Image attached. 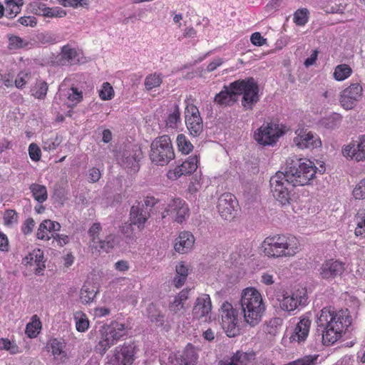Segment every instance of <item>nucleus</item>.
<instances>
[{
    "label": "nucleus",
    "instance_id": "obj_1",
    "mask_svg": "<svg viewBox=\"0 0 365 365\" xmlns=\"http://www.w3.org/2000/svg\"><path fill=\"white\" fill-rule=\"evenodd\" d=\"M317 167L310 160L289 157L286 160L284 172L277 171L269 180L271 192L282 205H290L296 201L294 187L310 183L316 177Z\"/></svg>",
    "mask_w": 365,
    "mask_h": 365
},
{
    "label": "nucleus",
    "instance_id": "obj_2",
    "mask_svg": "<svg viewBox=\"0 0 365 365\" xmlns=\"http://www.w3.org/2000/svg\"><path fill=\"white\" fill-rule=\"evenodd\" d=\"M351 321L347 309L334 312L330 308H323L317 320V331L322 335L323 344L328 346L336 342L351 324Z\"/></svg>",
    "mask_w": 365,
    "mask_h": 365
},
{
    "label": "nucleus",
    "instance_id": "obj_3",
    "mask_svg": "<svg viewBox=\"0 0 365 365\" xmlns=\"http://www.w3.org/2000/svg\"><path fill=\"white\" fill-rule=\"evenodd\" d=\"M240 306L244 319L247 324L255 327L259 323L265 307L260 293L256 289L249 287L243 290Z\"/></svg>",
    "mask_w": 365,
    "mask_h": 365
},
{
    "label": "nucleus",
    "instance_id": "obj_4",
    "mask_svg": "<svg viewBox=\"0 0 365 365\" xmlns=\"http://www.w3.org/2000/svg\"><path fill=\"white\" fill-rule=\"evenodd\" d=\"M128 326L117 321H111L110 324L101 326V339L95 347L96 351L104 354L111 346L128 334Z\"/></svg>",
    "mask_w": 365,
    "mask_h": 365
},
{
    "label": "nucleus",
    "instance_id": "obj_5",
    "mask_svg": "<svg viewBox=\"0 0 365 365\" xmlns=\"http://www.w3.org/2000/svg\"><path fill=\"white\" fill-rule=\"evenodd\" d=\"M230 87L237 97L242 95V105L245 110H251L259 101V86L253 77L240 79L232 82Z\"/></svg>",
    "mask_w": 365,
    "mask_h": 365
},
{
    "label": "nucleus",
    "instance_id": "obj_6",
    "mask_svg": "<svg viewBox=\"0 0 365 365\" xmlns=\"http://www.w3.org/2000/svg\"><path fill=\"white\" fill-rule=\"evenodd\" d=\"M149 157L157 165H165L175 158L174 149L170 138L163 135L155 138L150 144Z\"/></svg>",
    "mask_w": 365,
    "mask_h": 365
},
{
    "label": "nucleus",
    "instance_id": "obj_7",
    "mask_svg": "<svg viewBox=\"0 0 365 365\" xmlns=\"http://www.w3.org/2000/svg\"><path fill=\"white\" fill-rule=\"evenodd\" d=\"M291 239L285 235H274L267 237L263 243L264 254L268 257H279L292 256L296 252L291 244Z\"/></svg>",
    "mask_w": 365,
    "mask_h": 365
},
{
    "label": "nucleus",
    "instance_id": "obj_8",
    "mask_svg": "<svg viewBox=\"0 0 365 365\" xmlns=\"http://www.w3.org/2000/svg\"><path fill=\"white\" fill-rule=\"evenodd\" d=\"M284 133L279 123L272 121L263 123L255 132L254 138L261 145H274Z\"/></svg>",
    "mask_w": 365,
    "mask_h": 365
},
{
    "label": "nucleus",
    "instance_id": "obj_9",
    "mask_svg": "<svg viewBox=\"0 0 365 365\" xmlns=\"http://www.w3.org/2000/svg\"><path fill=\"white\" fill-rule=\"evenodd\" d=\"M222 318V327L229 337H235L240 334L239 320L237 311L232 305L225 302L219 309Z\"/></svg>",
    "mask_w": 365,
    "mask_h": 365
},
{
    "label": "nucleus",
    "instance_id": "obj_10",
    "mask_svg": "<svg viewBox=\"0 0 365 365\" xmlns=\"http://www.w3.org/2000/svg\"><path fill=\"white\" fill-rule=\"evenodd\" d=\"M142 158L143 152L140 146L136 144H128L125 145L121 157L118 160L121 166L138 171L140 168L139 162Z\"/></svg>",
    "mask_w": 365,
    "mask_h": 365
},
{
    "label": "nucleus",
    "instance_id": "obj_11",
    "mask_svg": "<svg viewBox=\"0 0 365 365\" xmlns=\"http://www.w3.org/2000/svg\"><path fill=\"white\" fill-rule=\"evenodd\" d=\"M184 113L189 134L195 138L200 136L203 131V122L197 107L192 103H188Z\"/></svg>",
    "mask_w": 365,
    "mask_h": 365
},
{
    "label": "nucleus",
    "instance_id": "obj_12",
    "mask_svg": "<svg viewBox=\"0 0 365 365\" xmlns=\"http://www.w3.org/2000/svg\"><path fill=\"white\" fill-rule=\"evenodd\" d=\"M138 350L134 342H125L122 346L115 348L110 362L113 365H131Z\"/></svg>",
    "mask_w": 365,
    "mask_h": 365
},
{
    "label": "nucleus",
    "instance_id": "obj_13",
    "mask_svg": "<svg viewBox=\"0 0 365 365\" xmlns=\"http://www.w3.org/2000/svg\"><path fill=\"white\" fill-rule=\"evenodd\" d=\"M362 87L358 83H351L348 88L341 92L339 102L346 110L354 108L362 98Z\"/></svg>",
    "mask_w": 365,
    "mask_h": 365
},
{
    "label": "nucleus",
    "instance_id": "obj_14",
    "mask_svg": "<svg viewBox=\"0 0 365 365\" xmlns=\"http://www.w3.org/2000/svg\"><path fill=\"white\" fill-rule=\"evenodd\" d=\"M344 270V263L338 259H329L321 264L319 274L322 279L330 281L341 276Z\"/></svg>",
    "mask_w": 365,
    "mask_h": 365
},
{
    "label": "nucleus",
    "instance_id": "obj_15",
    "mask_svg": "<svg viewBox=\"0 0 365 365\" xmlns=\"http://www.w3.org/2000/svg\"><path fill=\"white\" fill-rule=\"evenodd\" d=\"M170 215H175V221L181 223L189 215L188 205L180 198H173L168 203L162 217L164 218Z\"/></svg>",
    "mask_w": 365,
    "mask_h": 365
},
{
    "label": "nucleus",
    "instance_id": "obj_16",
    "mask_svg": "<svg viewBox=\"0 0 365 365\" xmlns=\"http://www.w3.org/2000/svg\"><path fill=\"white\" fill-rule=\"evenodd\" d=\"M236 205V197L232 194L227 192L218 198L217 208L222 219L230 220L235 217Z\"/></svg>",
    "mask_w": 365,
    "mask_h": 365
},
{
    "label": "nucleus",
    "instance_id": "obj_17",
    "mask_svg": "<svg viewBox=\"0 0 365 365\" xmlns=\"http://www.w3.org/2000/svg\"><path fill=\"white\" fill-rule=\"evenodd\" d=\"M150 217L149 210H143V205H140V203H135L130 210V224L128 226L123 227L122 232H128L133 225H136L139 230H142Z\"/></svg>",
    "mask_w": 365,
    "mask_h": 365
},
{
    "label": "nucleus",
    "instance_id": "obj_18",
    "mask_svg": "<svg viewBox=\"0 0 365 365\" xmlns=\"http://www.w3.org/2000/svg\"><path fill=\"white\" fill-rule=\"evenodd\" d=\"M297 136L294 138L293 143L300 149H314L322 146V141L317 134L304 130L296 132Z\"/></svg>",
    "mask_w": 365,
    "mask_h": 365
},
{
    "label": "nucleus",
    "instance_id": "obj_19",
    "mask_svg": "<svg viewBox=\"0 0 365 365\" xmlns=\"http://www.w3.org/2000/svg\"><path fill=\"white\" fill-rule=\"evenodd\" d=\"M199 159L197 155L188 157L185 161L178 165L173 171H169L168 177L170 179H178L182 175H190L197 168Z\"/></svg>",
    "mask_w": 365,
    "mask_h": 365
},
{
    "label": "nucleus",
    "instance_id": "obj_20",
    "mask_svg": "<svg viewBox=\"0 0 365 365\" xmlns=\"http://www.w3.org/2000/svg\"><path fill=\"white\" fill-rule=\"evenodd\" d=\"M345 157H350L357 161L365 160V134L359 137L357 140L351 142L342 150Z\"/></svg>",
    "mask_w": 365,
    "mask_h": 365
},
{
    "label": "nucleus",
    "instance_id": "obj_21",
    "mask_svg": "<svg viewBox=\"0 0 365 365\" xmlns=\"http://www.w3.org/2000/svg\"><path fill=\"white\" fill-rule=\"evenodd\" d=\"M212 310V302L209 294H202L195 302L192 314L194 319H200L206 317Z\"/></svg>",
    "mask_w": 365,
    "mask_h": 365
},
{
    "label": "nucleus",
    "instance_id": "obj_22",
    "mask_svg": "<svg viewBox=\"0 0 365 365\" xmlns=\"http://www.w3.org/2000/svg\"><path fill=\"white\" fill-rule=\"evenodd\" d=\"M195 243V237L190 232H181L175 240L174 249L180 254L190 252Z\"/></svg>",
    "mask_w": 365,
    "mask_h": 365
},
{
    "label": "nucleus",
    "instance_id": "obj_23",
    "mask_svg": "<svg viewBox=\"0 0 365 365\" xmlns=\"http://www.w3.org/2000/svg\"><path fill=\"white\" fill-rule=\"evenodd\" d=\"M311 320L307 316H302L297 324L293 334L290 336L292 341H297L299 343L304 341L309 334Z\"/></svg>",
    "mask_w": 365,
    "mask_h": 365
},
{
    "label": "nucleus",
    "instance_id": "obj_24",
    "mask_svg": "<svg viewBox=\"0 0 365 365\" xmlns=\"http://www.w3.org/2000/svg\"><path fill=\"white\" fill-rule=\"evenodd\" d=\"M237 101L236 93L229 86H224L223 89L217 93L214 102L220 106H232Z\"/></svg>",
    "mask_w": 365,
    "mask_h": 365
},
{
    "label": "nucleus",
    "instance_id": "obj_25",
    "mask_svg": "<svg viewBox=\"0 0 365 365\" xmlns=\"http://www.w3.org/2000/svg\"><path fill=\"white\" fill-rule=\"evenodd\" d=\"M26 264H36L34 273L36 275H43L46 267L43 252L40 249L34 250L24 259Z\"/></svg>",
    "mask_w": 365,
    "mask_h": 365
},
{
    "label": "nucleus",
    "instance_id": "obj_26",
    "mask_svg": "<svg viewBox=\"0 0 365 365\" xmlns=\"http://www.w3.org/2000/svg\"><path fill=\"white\" fill-rule=\"evenodd\" d=\"M148 317L152 323L157 327H164L165 322V315L159 310L153 303L148 305L147 308Z\"/></svg>",
    "mask_w": 365,
    "mask_h": 365
},
{
    "label": "nucleus",
    "instance_id": "obj_27",
    "mask_svg": "<svg viewBox=\"0 0 365 365\" xmlns=\"http://www.w3.org/2000/svg\"><path fill=\"white\" fill-rule=\"evenodd\" d=\"M30 190L34 199L39 203H43L48 198V193L46 186L37 183L30 185Z\"/></svg>",
    "mask_w": 365,
    "mask_h": 365
},
{
    "label": "nucleus",
    "instance_id": "obj_28",
    "mask_svg": "<svg viewBox=\"0 0 365 365\" xmlns=\"http://www.w3.org/2000/svg\"><path fill=\"white\" fill-rule=\"evenodd\" d=\"M342 120V116L336 113H333L327 117L322 119L321 124L327 129L334 130L337 128Z\"/></svg>",
    "mask_w": 365,
    "mask_h": 365
},
{
    "label": "nucleus",
    "instance_id": "obj_29",
    "mask_svg": "<svg viewBox=\"0 0 365 365\" xmlns=\"http://www.w3.org/2000/svg\"><path fill=\"white\" fill-rule=\"evenodd\" d=\"M119 242L120 237L118 235L110 234L106 237L105 240H99V245L95 246V248L97 249L99 247L100 249L104 250L108 252L115 245H118Z\"/></svg>",
    "mask_w": 365,
    "mask_h": 365
},
{
    "label": "nucleus",
    "instance_id": "obj_30",
    "mask_svg": "<svg viewBox=\"0 0 365 365\" xmlns=\"http://www.w3.org/2000/svg\"><path fill=\"white\" fill-rule=\"evenodd\" d=\"M233 357L237 365H249L255 359V354L253 351H237Z\"/></svg>",
    "mask_w": 365,
    "mask_h": 365
},
{
    "label": "nucleus",
    "instance_id": "obj_31",
    "mask_svg": "<svg viewBox=\"0 0 365 365\" xmlns=\"http://www.w3.org/2000/svg\"><path fill=\"white\" fill-rule=\"evenodd\" d=\"M68 101V106L73 108L80 103L83 99V93L74 86L70 88L65 94Z\"/></svg>",
    "mask_w": 365,
    "mask_h": 365
},
{
    "label": "nucleus",
    "instance_id": "obj_32",
    "mask_svg": "<svg viewBox=\"0 0 365 365\" xmlns=\"http://www.w3.org/2000/svg\"><path fill=\"white\" fill-rule=\"evenodd\" d=\"M77 56L78 53L75 48H71L68 45L62 47V60L66 61L68 64H75L78 62L79 59Z\"/></svg>",
    "mask_w": 365,
    "mask_h": 365
},
{
    "label": "nucleus",
    "instance_id": "obj_33",
    "mask_svg": "<svg viewBox=\"0 0 365 365\" xmlns=\"http://www.w3.org/2000/svg\"><path fill=\"white\" fill-rule=\"evenodd\" d=\"M302 300L299 302L297 299L294 297V294L289 295V294H284L283 296L282 300L280 302V307L282 309L290 312L294 310L297 306L298 304H301Z\"/></svg>",
    "mask_w": 365,
    "mask_h": 365
},
{
    "label": "nucleus",
    "instance_id": "obj_34",
    "mask_svg": "<svg viewBox=\"0 0 365 365\" xmlns=\"http://www.w3.org/2000/svg\"><path fill=\"white\" fill-rule=\"evenodd\" d=\"M178 150L182 154L187 155L193 150V145L184 134H179L176 139Z\"/></svg>",
    "mask_w": 365,
    "mask_h": 365
},
{
    "label": "nucleus",
    "instance_id": "obj_35",
    "mask_svg": "<svg viewBox=\"0 0 365 365\" xmlns=\"http://www.w3.org/2000/svg\"><path fill=\"white\" fill-rule=\"evenodd\" d=\"M36 315H34L32 322L26 324L25 333L29 338L36 337L41 329V322L38 319H36Z\"/></svg>",
    "mask_w": 365,
    "mask_h": 365
},
{
    "label": "nucleus",
    "instance_id": "obj_36",
    "mask_svg": "<svg viewBox=\"0 0 365 365\" xmlns=\"http://www.w3.org/2000/svg\"><path fill=\"white\" fill-rule=\"evenodd\" d=\"M162 82V75L155 73L149 74L145 77L144 85L147 91H150L154 88L159 87Z\"/></svg>",
    "mask_w": 365,
    "mask_h": 365
},
{
    "label": "nucleus",
    "instance_id": "obj_37",
    "mask_svg": "<svg viewBox=\"0 0 365 365\" xmlns=\"http://www.w3.org/2000/svg\"><path fill=\"white\" fill-rule=\"evenodd\" d=\"M352 73V69L347 64H340L336 66L334 72V78L338 81H344Z\"/></svg>",
    "mask_w": 365,
    "mask_h": 365
},
{
    "label": "nucleus",
    "instance_id": "obj_38",
    "mask_svg": "<svg viewBox=\"0 0 365 365\" xmlns=\"http://www.w3.org/2000/svg\"><path fill=\"white\" fill-rule=\"evenodd\" d=\"M48 91V84L46 82L39 81L31 88V95L38 99H43Z\"/></svg>",
    "mask_w": 365,
    "mask_h": 365
},
{
    "label": "nucleus",
    "instance_id": "obj_39",
    "mask_svg": "<svg viewBox=\"0 0 365 365\" xmlns=\"http://www.w3.org/2000/svg\"><path fill=\"white\" fill-rule=\"evenodd\" d=\"M168 365H194V361L188 359V351H186L178 356H170L168 359Z\"/></svg>",
    "mask_w": 365,
    "mask_h": 365
},
{
    "label": "nucleus",
    "instance_id": "obj_40",
    "mask_svg": "<svg viewBox=\"0 0 365 365\" xmlns=\"http://www.w3.org/2000/svg\"><path fill=\"white\" fill-rule=\"evenodd\" d=\"M76 327L78 331L84 332L89 327V321L84 314L78 312L75 314Z\"/></svg>",
    "mask_w": 365,
    "mask_h": 365
},
{
    "label": "nucleus",
    "instance_id": "obj_41",
    "mask_svg": "<svg viewBox=\"0 0 365 365\" xmlns=\"http://www.w3.org/2000/svg\"><path fill=\"white\" fill-rule=\"evenodd\" d=\"M9 50H16L26 47L28 45L27 42H24L23 38L15 35H8Z\"/></svg>",
    "mask_w": 365,
    "mask_h": 365
},
{
    "label": "nucleus",
    "instance_id": "obj_42",
    "mask_svg": "<svg viewBox=\"0 0 365 365\" xmlns=\"http://www.w3.org/2000/svg\"><path fill=\"white\" fill-rule=\"evenodd\" d=\"M357 223V227L355 229V235L356 236H361L365 234V212L364 210L359 211L355 216Z\"/></svg>",
    "mask_w": 365,
    "mask_h": 365
},
{
    "label": "nucleus",
    "instance_id": "obj_43",
    "mask_svg": "<svg viewBox=\"0 0 365 365\" xmlns=\"http://www.w3.org/2000/svg\"><path fill=\"white\" fill-rule=\"evenodd\" d=\"M180 121V112L178 105H175L174 110L172 113L169 114L166 120V125L171 128L177 127V124Z\"/></svg>",
    "mask_w": 365,
    "mask_h": 365
},
{
    "label": "nucleus",
    "instance_id": "obj_44",
    "mask_svg": "<svg viewBox=\"0 0 365 365\" xmlns=\"http://www.w3.org/2000/svg\"><path fill=\"white\" fill-rule=\"evenodd\" d=\"M309 11L307 9H298L294 14V22L297 26H304L308 21Z\"/></svg>",
    "mask_w": 365,
    "mask_h": 365
},
{
    "label": "nucleus",
    "instance_id": "obj_45",
    "mask_svg": "<svg viewBox=\"0 0 365 365\" xmlns=\"http://www.w3.org/2000/svg\"><path fill=\"white\" fill-rule=\"evenodd\" d=\"M97 292L93 289L91 290L89 288L83 286L81 290L80 299L83 304H88L93 302V299L96 297Z\"/></svg>",
    "mask_w": 365,
    "mask_h": 365
},
{
    "label": "nucleus",
    "instance_id": "obj_46",
    "mask_svg": "<svg viewBox=\"0 0 365 365\" xmlns=\"http://www.w3.org/2000/svg\"><path fill=\"white\" fill-rule=\"evenodd\" d=\"M61 143V138L56 135L43 141V149L46 151L54 150Z\"/></svg>",
    "mask_w": 365,
    "mask_h": 365
},
{
    "label": "nucleus",
    "instance_id": "obj_47",
    "mask_svg": "<svg viewBox=\"0 0 365 365\" xmlns=\"http://www.w3.org/2000/svg\"><path fill=\"white\" fill-rule=\"evenodd\" d=\"M99 96L103 101L110 100L114 96V90L108 82L103 83L99 91Z\"/></svg>",
    "mask_w": 365,
    "mask_h": 365
},
{
    "label": "nucleus",
    "instance_id": "obj_48",
    "mask_svg": "<svg viewBox=\"0 0 365 365\" xmlns=\"http://www.w3.org/2000/svg\"><path fill=\"white\" fill-rule=\"evenodd\" d=\"M0 349L8 351L11 354H15L19 352V346L14 342L5 338L0 339Z\"/></svg>",
    "mask_w": 365,
    "mask_h": 365
},
{
    "label": "nucleus",
    "instance_id": "obj_49",
    "mask_svg": "<svg viewBox=\"0 0 365 365\" xmlns=\"http://www.w3.org/2000/svg\"><path fill=\"white\" fill-rule=\"evenodd\" d=\"M4 225L11 227L18 222V214L14 210H7L4 215Z\"/></svg>",
    "mask_w": 365,
    "mask_h": 365
},
{
    "label": "nucleus",
    "instance_id": "obj_50",
    "mask_svg": "<svg viewBox=\"0 0 365 365\" xmlns=\"http://www.w3.org/2000/svg\"><path fill=\"white\" fill-rule=\"evenodd\" d=\"M29 6L33 14L46 17V11H44V9H47L46 4L39 1H33Z\"/></svg>",
    "mask_w": 365,
    "mask_h": 365
},
{
    "label": "nucleus",
    "instance_id": "obj_51",
    "mask_svg": "<svg viewBox=\"0 0 365 365\" xmlns=\"http://www.w3.org/2000/svg\"><path fill=\"white\" fill-rule=\"evenodd\" d=\"M46 11V17L49 18H61L66 15V12L61 8H49L44 9Z\"/></svg>",
    "mask_w": 365,
    "mask_h": 365
},
{
    "label": "nucleus",
    "instance_id": "obj_52",
    "mask_svg": "<svg viewBox=\"0 0 365 365\" xmlns=\"http://www.w3.org/2000/svg\"><path fill=\"white\" fill-rule=\"evenodd\" d=\"M353 195L356 199L365 198V178L356 185L353 190Z\"/></svg>",
    "mask_w": 365,
    "mask_h": 365
},
{
    "label": "nucleus",
    "instance_id": "obj_53",
    "mask_svg": "<svg viewBox=\"0 0 365 365\" xmlns=\"http://www.w3.org/2000/svg\"><path fill=\"white\" fill-rule=\"evenodd\" d=\"M158 202V200L155 199L154 197H146L142 202H136L135 203H140V205H143V210H149V213L154 206Z\"/></svg>",
    "mask_w": 365,
    "mask_h": 365
},
{
    "label": "nucleus",
    "instance_id": "obj_54",
    "mask_svg": "<svg viewBox=\"0 0 365 365\" xmlns=\"http://www.w3.org/2000/svg\"><path fill=\"white\" fill-rule=\"evenodd\" d=\"M29 154L31 159L34 161H38L41 159V152L39 147L36 143L30 144L29 147Z\"/></svg>",
    "mask_w": 365,
    "mask_h": 365
},
{
    "label": "nucleus",
    "instance_id": "obj_55",
    "mask_svg": "<svg viewBox=\"0 0 365 365\" xmlns=\"http://www.w3.org/2000/svg\"><path fill=\"white\" fill-rule=\"evenodd\" d=\"M61 4L63 6H71V7H85L88 6L87 0H60Z\"/></svg>",
    "mask_w": 365,
    "mask_h": 365
},
{
    "label": "nucleus",
    "instance_id": "obj_56",
    "mask_svg": "<svg viewBox=\"0 0 365 365\" xmlns=\"http://www.w3.org/2000/svg\"><path fill=\"white\" fill-rule=\"evenodd\" d=\"M51 352L53 355H60L63 352V344L57 339L50 341Z\"/></svg>",
    "mask_w": 365,
    "mask_h": 365
},
{
    "label": "nucleus",
    "instance_id": "obj_57",
    "mask_svg": "<svg viewBox=\"0 0 365 365\" xmlns=\"http://www.w3.org/2000/svg\"><path fill=\"white\" fill-rule=\"evenodd\" d=\"M37 38L42 43H54L56 42V36L49 33H41Z\"/></svg>",
    "mask_w": 365,
    "mask_h": 365
},
{
    "label": "nucleus",
    "instance_id": "obj_58",
    "mask_svg": "<svg viewBox=\"0 0 365 365\" xmlns=\"http://www.w3.org/2000/svg\"><path fill=\"white\" fill-rule=\"evenodd\" d=\"M46 231H48L46 224L44 222V220L40 224L37 233L36 237L39 240H48L51 238V237L48 236V234H46Z\"/></svg>",
    "mask_w": 365,
    "mask_h": 365
},
{
    "label": "nucleus",
    "instance_id": "obj_59",
    "mask_svg": "<svg viewBox=\"0 0 365 365\" xmlns=\"http://www.w3.org/2000/svg\"><path fill=\"white\" fill-rule=\"evenodd\" d=\"M169 310L174 314L179 312L182 309H185L184 303L179 301L176 297L169 304Z\"/></svg>",
    "mask_w": 365,
    "mask_h": 365
},
{
    "label": "nucleus",
    "instance_id": "obj_60",
    "mask_svg": "<svg viewBox=\"0 0 365 365\" xmlns=\"http://www.w3.org/2000/svg\"><path fill=\"white\" fill-rule=\"evenodd\" d=\"M34 225L35 222L33 218L29 217L26 219L21 227L22 232L26 235L31 234L33 231Z\"/></svg>",
    "mask_w": 365,
    "mask_h": 365
},
{
    "label": "nucleus",
    "instance_id": "obj_61",
    "mask_svg": "<svg viewBox=\"0 0 365 365\" xmlns=\"http://www.w3.org/2000/svg\"><path fill=\"white\" fill-rule=\"evenodd\" d=\"M18 21L23 26L34 27L37 24L36 18L34 16H21L19 19Z\"/></svg>",
    "mask_w": 365,
    "mask_h": 365
},
{
    "label": "nucleus",
    "instance_id": "obj_62",
    "mask_svg": "<svg viewBox=\"0 0 365 365\" xmlns=\"http://www.w3.org/2000/svg\"><path fill=\"white\" fill-rule=\"evenodd\" d=\"M250 41L252 44L257 46H261L266 43L267 39L264 38L260 33L255 32L252 34Z\"/></svg>",
    "mask_w": 365,
    "mask_h": 365
},
{
    "label": "nucleus",
    "instance_id": "obj_63",
    "mask_svg": "<svg viewBox=\"0 0 365 365\" xmlns=\"http://www.w3.org/2000/svg\"><path fill=\"white\" fill-rule=\"evenodd\" d=\"M101 174L98 168H92L88 170L89 182L93 183L96 182L101 178Z\"/></svg>",
    "mask_w": 365,
    "mask_h": 365
},
{
    "label": "nucleus",
    "instance_id": "obj_64",
    "mask_svg": "<svg viewBox=\"0 0 365 365\" xmlns=\"http://www.w3.org/2000/svg\"><path fill=\"white\" fill-rule=\"evenodd\" d=\"M51 237L56 240L58 245L63 247L69 242V237L66 235H60L58 233H52Z\"/></svg>",
    "mask_w": 365,
    "mask_h": 365
}]
</instances>
